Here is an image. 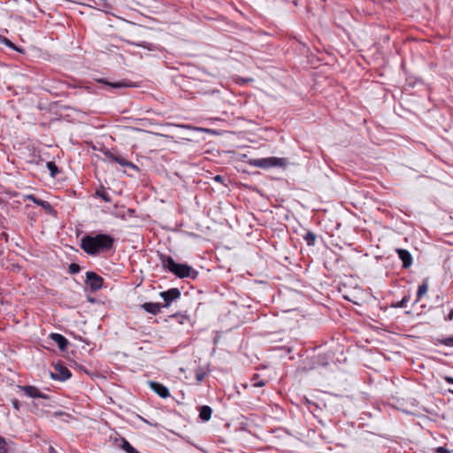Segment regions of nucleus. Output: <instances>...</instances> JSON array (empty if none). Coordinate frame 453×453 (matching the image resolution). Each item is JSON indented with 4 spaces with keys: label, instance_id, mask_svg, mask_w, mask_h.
I'll return each instance as SVG.
<instances>
[{
    "label": "nucleus",
    "instance_id": "1",
    "mask_svg": "<svg viewBox=\"0 0 453 453\" xmlns=\"http://www.w3.org/2000/svg\"><path fill=\"white\" fill-rule=\"evenodd\" d=\"M114 244V237L107 234H86L81 239V248L90 256L111 252Z\"/></svg>",
    "mask_w": 453,
    "mask_h": 453
},
{
    "label": "nucleus",
    "instance_id": "2",
    "mask_svg": "<svg viewBox=\"0 0 453 453\" xmlns=\"http://www.w3.org/2000/svg\"><path fill=\"white\" fill-rule=\"evenodd\" d=\"M159 260L165 270L171 272L180 279L187 277L196 279L198 275L197 271H196L194 268L186 264L176 263L170 256L160 254Z\"/></svg>",
    "mask_w": 453,
    "mask_h": 453
},
{
    "label": "nucleus",
    "instance_id": "3",
    "mask_svg": "<svg viewBox=\"0 0 453 453\" xmlns=\"http://www.w3.org/2000/svg\"><path fill=\"white\" fill-rule=\"evenodd\" d=\"M249 163L250 165L255 167L268 169L276 166H284L286 165L287 160L283 157H270L250 159Z\"/></svg>",
    "mask_w": 453,
    "mask_h": 453
},
{
    "label": "nucleus",
    "instance_id": "4",
    "mask_svg": "<svg viewBox=\"0 0 453 453\" xmlns=\"http://www.w3.org/2000/svg\"><path fill=\"white\" fill-rule=\"evenodd\" d=\"M85 283L91 291L96 292L102 288L104 279L94 272H87Z\"/></svg>",
    "mask_w": 453,
    "mask_h": 453
},
{
    "label": "nucleus",
    "instance_id": "5",
    "mask_svg": "<svg viewBox=\"0 0 453 453\" xmlns=\"http://www.w3.org/2000/svg\"><path fill=\"white\" fill-rule=\"evenodd\" d=\"M180 290L177 288H172L166 291L160 292L159 296L165 302V303L162 304L163 308L169 307L173 302L180 297Z\"/></svg>",
    "mask_w": 453,
    "mask_h": 453
},
{
    "label": "nucleus",
    "instance_id": "6",
    "mask_svg": "<svg viewBox=\"0 0 453 453\" xmlns=\"http://www.w3.org/2000/svg\"><path fill=\"white\" fill-rule=\"evenodd\" d=\"M72 376L70 370L63 365L57 364L54 365V372L50 373V377L55 380L65 381Z\"/></svg>",
    "mask_w": 453,
    "mask_h": 453
},
{
    "label": "nucleus",
    "instance_id": "7",
    "mask_svg": "<svg viewBox=\"0 0 453 453\" xmlns=\"http://www.w3.org/2000/svg\"><path fill=\"white\" fill-rule=\"evenodd\" d=\"M104 155L111 162L118 163L119 165H120L122 166H127V167L131 168L136 172H139V170H140L136 165L127 160L126 158H124L123 157H121L119 155H116L109 150L105 151Z\"/></svg>",
    "mask_w": 453,
    "mask_h": 453
},
{
    "label": "nucleus",
    "instance_id": "8",
    "mask_svg": "<svg viewBox=\"0 0 453 453\" xmlns=\"http://www.w3.org/2000/svg\"><path fill=\"white\" fill-rule=\"evenodd\" d=\"M19 390L22 391L27 396L30 398H42V399H48L49 396L41 392L35 386H19Z\"/></svg>",
    "mask_w": 453,
    "mask_h": 453
},
{
    "label": "nucleus",
    "instance_id": "9",
    "mask_svg": "<svg viewBox=\"0 0 453 453\" xmlns=\"http://www.w3.org/2000/svg\"><path fill=\"white\" fill-rule=\"evenodd\" d=\"M150 388L162 398L170 396L169 389L163 384L156 381H149Z\"/></svg>",
    "mask_w": 453,
    "mask_h": 453
},
{
    "label": "nucleus",
    "instance_id": "10",
    "mask_svg": "<svg viewBox=\"0 0 453 453\" xmlns=\"http://www.w3.org/2000/svg\"><path fill=\"white\" fill-rule=\"evenodd\" d=\"M25 200L32 201L35 204L41 206L48 213H50L53 211V208L49 202L39 199L35 195L30 194V195L25 196Z\"/></svg>",
    "mask_w": 453,
    "mask_h": 453
},
{
    "label": "nucleus",
    "instance_id": "11",
    "mask_svg": "<svg viewBox=\"0 0 453 453\" xmlns=\"http://www.w3.org/2000/svg\"><path fill=\"white\" fill-rule=\"evenodd\" d=\"M396 253L403 263V268H409L412 265V257L407 250L397 249Z\"/></svg>",
    "mask_w": 453,
    "mask_h": 453
},
{
    "label": "nucleus",
    "instance_id": "12",
    "mask_svg": "<svg viewBox=\"0 0 453 453\" xmlns=\"http://www.w3.org/2000/svg\"><path fill=\"white\" fill-rule=\"evenodd\" d=\"M50 338L57 343L60 350H65L69 345L68 340L60 334L52 333Z\"/></svg>",
    "mask_w": 453,
    "mask_h": 453
},
{
    "label": "nucleus",
    "instance_id": "13",
    "mask_svg": "<svg viewBox=\"0 0 453 453\" xmlns=\"http://www.w3.org/2000/svg\"><path fill=\"white\" fill-rule=\"evenodd\" d=\"M97 82L107 85V86L111 87V88H115V89L131 87V84L125 80L116 81V82H110L106 79H99V80H97Z\"/></svg>",
    "mask_w": 453,
    "mask_h": 453
},
{
    "label": "nucleus",
    "instance_id": "14",
    "mask_svg": "<svg viewBox=\"0 0 453 453\" xmlns=\"http://www.w3.org/2000/svg\"><path fill=\"white\" fill-rule=\"evenodd\" d=\"M142 308L150 314L157 315L161 311L163 306L159 303H144Z\"/></svg>",
    "mask_w": 453,
    "mask_h": 453
},
{
    "label": "nucleus",
    "instance_id": "15",
    "mask_svg": "<svg viewBox=\"0 0 453 453\" xmlns=\"http://www.w3.org/2000/svg\"><path fill=\"white\" fill-rule=\"evenodd\" d=\"M212 414V409L208 405H203L200 407L199 410V418L203 421H208L211 419Z\"/></svg>",
    "mask_w": 453,
    "mask_h": 453
},
{
    "label": "nucleus",
    "instance_id": "16",
    "mask_svg": "<svg viewBox=\"0 0 453 453\" xmlns=\"http://www.w3.org/2000/svg\"><path fill=\"white\" fill-rule=\"evenodd\" d=\"M126 453H141L125 438H121V443L119 445Z\"/></svg>",
    "mask_w": 453,
    "mask_h": 453
},
{
    "label": "nucleus",
    "instance_id": "17",
    "mask_svg": "<svg viewBox=\"0 0 453 453\" xmlns=\"http://www.w3.org/2000/svg\"><path fill=\"white\" fill-rule=\"evenodd\" d=\"M427 290H428V284L427 282L425 280L423 281L418 288V291H417V300L416 302L419 301L420 298L426 295L427 293Z\"/></svg>",
    "mask_w": 453,
    "mask_h": 453
},
{
    "label": "nucleus",
    "instance_id": "18",
    "mask_svg": "<svg viewBox=\"0 0 453 453\" xmlns=\"http://www.w3.org/2000/svg\"><path fill=\"white\" fill-rule=\"evenodd\" d=\"M316 239H317V234H314L313 232H311V231H308V232L303 235V240L306 242V244H307L308 246H314V245H315Z\"/></svg>",
    "mask_w": 453,
    "mask_h": 453
},
{
    "label": "nucleus",
    "instance_id": "19",
    "mask_svg": "<svg viewBox=\"0 0 453 453\" xmlns=\"http://www.w3.org/2000/svg\"><path fill=\"white\" fill-rule=\"evenodd\" d=\"M96 196L102 198L106 203L111 202V196L104 190V188H101L100 189H96Z\"/></svg>",
    "mask_w": 453,
    "mask_h": 453
},
{
    "label": "nucleus",
    "instance_id": "20",
    "mask_svg": "<svg viewBox=\"0 0 453 453\" xmlns=\"http://www.w3.org/2000/svg\"><path fill=\"white\" fill-rule=\"evenodd\" d=\"M127 42L129 44L134 45L136 47H141V48L146 49L148 50H155V46L152 43H150L147 42H134L127 41Z\"/></svg>",
    "mask_w": 453,
    "mask_h": 453
},
{
    "label": "nucleus",
    "instance_id": "21",
    "mask_svg": "<svg viewBox=\"0 0 453 453\" xmlns=\"http://www.w3.org/2000/svg\"><path fill=\"white\" fill-rule=\"evenodd\" d=\"M46 166L52 178H55L58 174V168L53 161L47 162Z\"/></svg>",
    "mask_w": 453,
    "mask_h": 453
},
{
    "label": "nucleus",
    "instance_id": "22",
    "mask_svg": "<svg viewBox=\"0 0 453 453\" xmlns=\"http://www.w3.org/2000/svg\"><path fill=\"white\" fill-rule=\"evenodd\" d=\"M252 386L255 388L264 387L265 385V381L260 379L258 374H254L251 378Z\"/></svg>",
    "mask_w": 453,
    "mask_h": 453
},
{
    "label": "nucleus",
    "instance_id": "23",
    "mask_svg": "<svg viewBox=\"0 0 453 453\" xmlns=\"http://www.w3.org/2000/svg\"><path fill=\"white\" fill-rule=\"evenodd\" d=\"M0 42L6 45L7 47H9L12 50L19 51V50L15 46V44L12 42H11L8 38H6L3 35H0Z\"/></svg>",
    "mask_w": 453,
    "mask_h": 453
},
{
    "label": "nucleus",
    "instance_id": "24",
    "mask_svg": "<svg viewBox=\"0 0 453 453\" xmlns=\"http://www.w3.org/2000/svg\"><path fill=\"white\" fill-rule=\"evenodd\" d=\"M409 300H410V296H404L400 302H398L395 304H392L391 306L395 307V308H404L407 306Z\"/></svg>",
    "mask_w": 453,
    "mask_h": 453
},
{
    "label": "nucleus",
    "instance_id": "25",
    "mask_svg": "<svg viewBox=\"0 0 453 453\" xmlns=\"http://www.w3.org/2000/svg\"><path fill=\"white\" fill-rule=\"evenodd\" d=\"M9 447L5 439L0 436V453H8Z\"/></svg>",
    "mask_w": 453,
    "mask_h": 453
},
{
    "label": "nucleus",
    "instance_id": "26",
    "mask_svg": "<svg viewBox=\"0 0 453 453\" xmlns=\"http://www.w3.org/2000/svg\"><path fill=\"white\" fill-rule=\"evenodd\" d=\"M80 271H81V266L76 263H72L68 266V272L71 274H76V273H80Z\"/></svg>",
    "mask_w": 453,
    "mask_h": 453
},
{
    "label": "nucleus",
    "instance_id": "27",
    "mask_svg": "<svg viewBox=\"0 0 453 453\" xmlns=\"http://www.w3.org/2000/svg\"><path fill=\"white\" fill-rule=\"evenodd\" d=\"M441 343L447 347H453V335L443 338L441 340Z\"/></svg>",
    "mask_w": 453,
    "mask_h": 453
},
{
    "label": "nucleus",
    "instance_id": "28",
    "mask_svg": "<svg viewBox=\"0 0 453 453\" xmlns=\"http://www.w3.org/2000/svg\"><path fill=\"white\" fill-rule=\"evenodd\" d=\"M205 372H203V371H196V380H197V382H202L203 380H204V377H205Z\"/></svg>",
    "mask_w": 453,
    "mask_h": 453
},
{
    "label": "nucleus",
    "instance_id": "29",
    "mask_svg": "<svg viewBox=\"0 0 453 453\" xmlns=\"http://www.w3.org/2000/svg\"><path fill=\"white\" fill-rule=\"evenodd\" d=\"M435 452L437 453H452L450 450L444 447H438L435 449Z\"/></svg>",
    "mask_w": 453,
    "mask_h": 453
},
{
    "label": "nucleus",
    "instance_id": "30",
    "mask_svg": "<svg viewBox=\"0 0 453 453\" xmlns=\"http://www.w3.org/2000/svg\"><path fill=\"white\" fill-rule=\"evenodd\" d=\"M444 380L449 383V384H453V377H450V376H445L444 378Z\"/></svg>",
    "mask_w": 453,
    "mask_h": 453
},
{
    "label": "nucleus",
    "instance_id": "31",
    "mask_svg": "<svg viewBox=\"0 0 453 453\" xmlns=\"http://www.w3.org/2000/svg\"><path fill=\"white\" fill-rule=\"evenodd\" d=\"M12 405H13L14 409H16V410L19 409V401H17V400L12 402Z\"/></svg>",
    "mask_w": 453,
    "mask_h": 453
},
{
    "label": "nucleus",
    "instance_id": "32",
    "mask_svg": "<svg viewBox=\"0 0 453 453\" xmlns=\"http://www.w3.org/2000/svg\"><path fill=\"white\" fill-rule=\"evenodd\" d=\"M447 320H453V310L450 311L449 315L445 318Z\"/></svg>",
    "mask_w": 453,
    "mask_h": 453
},
{
    "label": "nucleus",
    "instance_id": "33",
    "mask_svg": "<svg viewBox=\"0 0 453 453\" xmlns=\"http://www.w3.org/2000/svg\"><path fill=\"white\" fill-rule=\"evenodd\" d=\"M214 180H215L216 181H218V182H222V180H223V177H222L221 175H216V176L214 177Z\"/></svg>",
    "mask_w": 453,
    "mask_h": 453
},
{
    "label": "nucleus",
    "instance_id": "34",
    "mask_svg": "<svg viewBox=\"0 0 453 453\" xmlns=\"http://www.w3.org/2000/svg\"><path fill=\"white\" fill-rule=\"evenodd\" d=\"M449 392L453 395V389H449Z\"/></svg>",
    "mask_w": 453,
    "mask_h": 453
}]
</instances>
